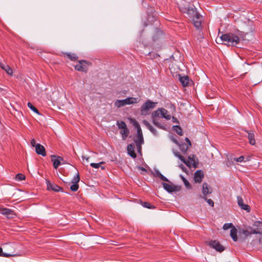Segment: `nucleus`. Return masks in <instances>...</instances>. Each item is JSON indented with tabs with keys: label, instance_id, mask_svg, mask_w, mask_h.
I'll use <instances>...</instances> for the list:
<instances>
[{
	"label": "nucleus",
	"instance_id": "f257e3e1",
	"mask_svg": "<svg viewBox=\"0 0 262 262\" xmlns=\"http://www.w3.org/2000/svg\"><path fill=\"white\" fill-rule=\"evenodd\" d=\"M220 39L225 42V45L231 46L236 45L239 41L238 36L233 33L223 34L220 37Z\"/></svg>",
	"mask_w": 262,
	"mask_h": 262
},
{
	"label": "nucleus",
	"instance_id": "f03ea898",
	"mask_svg": "<svg viewBox=\"0 0 262 262\" xmlns=\"http://www.w3.org/2000/svg\"><path fill=\"white\" fill-rule=\"evenodd\" d=\"M139 101V98L127 97L123 100H117L114 102V105L117 108H119L126 105L137 103Z\"/></svg>",
	"mask_w": 262,
	"mask_h": 262
},
{
	"label": "nucleus",
	"instance_id": "7ed1b4c3",
	"mask_svg": "<svg viewBox=\"0 0 262 262\" xmlns=\"http://www.w3.org/2000/svg\"><path fill=\"white\" fill-rule=\"evenodd\" d=\"M16 245L14 243L5 244L3 245L4 250L3 255L6 257L17 256L15 253Z\"/></svg>",
	"mask_w": 262,
	"mask_h": 262
},
{
	"label": "nucleus",
	"instance_id": "20e7f679",
	"mask_svg": "<svg viewBox=\"0 0 262 262\" xmlns=\"http://www.w3.org/2000/svg\"><path fill=\"white\" fill-rule=\"evenodd\" d=\"M157 102H154L150 100H147L142 104L141 107V114L143 116H146L148 114L149 111L155 107Z\"/></svg>",
	"mask_w": 262,
	"mask_h": 262
},
{
	"label": "nucleus",
	"instance_id": "39448f33",
	"mask_svg": "<svg viewBox=\"0 0 262 262\" xmlns=\"http://www.w3.org/2000/svg\"><path fill=\"white\" fill-rule=\"evenodd\" d=\"M134 126L137 129V136L134 140V142L136 144L137 147H140V145L144 143L142 132L139 124L137 122L135 123Z\"/></svg>",
	"mask_w": 262,
	"mask_h": 262
},
{
	"label": "nucleus",
	"instance_id": "423d86ee",
	"mask_svg": "<svg viewBox=\"0 0 262 262\" xmlns=\"http://www.w3.org/2000/svg\"><path fill=\"white\" fill-rule=\"evenodd\" d=\"M167 113L168 111L166 109L164 108H160L152 112V117L155 118L156 117H160L161 118H165L166 120H170L171 116Z\"/></svg>",
	"mask_w": 262,
	"mask_h": 262
},
{
	"label": "nucleus",
	"instance_id": "0eeeda50",
	"mask_svg": "<svg viewBox=\"0 0 262 262\" xmlns=\"http://www.w3.org/2000/svg\"><path fill=\"white\" fill-rule=\"evenodd\" d=\"M118 128L121 129L120 132L123 140H125L128 136L129 131L124 121H117L116 123Z\"/></svg>",
	"mask_w": 262,
	"mask_h": 262
},
{
	"label": "nucleus",
	"instance_id": "6e6552de",
	"mask_svg": "<svg viewBox=\"0 0 262 262\" xmlns=\"http://www.w3.org/2000/svg\"><path fill=\"white\" fill-rule=\"evenodd\" d=\"M252 228H253L254 234H259L260 236L259 242L262 243V222L260 221L255 222Z\"/></svg>",
	"mask_w": 262,
	"mask_h": 262
},
{
	"label": "nucleus",
	"instance_id": "1a4fd4ad",
	"mask_svg": "<svg viewBox=\"0 0 262 262\" xmlns=\"http://www.w3.org/2000/svg\"><path fill=\"white\" fill-rule=\"evenodd\" d=\"M186 165L189 168L192 167L195 168L198 167L199 161L196 158L195 156L192 154L188 156V160H186Z\"/></svg>",
	"mask_w": 262,
	"mask_h": 262
},
{
	"label": "nucleus",
	"instance_id": "9d476101",
	"mask_svg": "<svg viewBox=\"0 0 262 262\" xmlns=\"http://www.w3.org/2000/svg\"><path fill=\"white\" fill-rule=\"evenodd\" d=\"M194 13V16L192 18V21L194 27L197 29H200L201 27V23L202 20V16L199 14L197 12H195L192 10Z\"/></svg>",
	"mask_w": 262,
	"mask_h": 262
},
{
	"label": "nucleus",
	"instance_id": "9b49d317",
	"mask_svg": "<svg viewBox=\"0 0 262 262\" xmlns=\"http://www.w3.org/2000/svg\"><path fill=\"white\" fill-rule=\"evenodd\" d=\"M0 213L6 215L8 219H13L16 216L13 210L7 208L0 207Z\"/></svg>",
	"mask_w": 262,
	"mask_h": 262
},
{
	"label": "nucleus",
	"instance_id": "f8f14e48",
	"mask_svg": "<svg viewBox=\"0 0 262 262\" xmlns=\"http://www.w3.org/2000/svg\"><path fill=\"white\" fill-rule=\"evenodd\" d=\"M80 180V177L79 173L77 172L76 174L74 176V177L73 178L72 183L73 184L70 187V189L72 191H76L79 188V185L78 184V183L79 182Z\"/></svg>",
	"mask_w": 262,
	"mask_h": 262
},
{
	"label": "nucleus",
	"instance_id": "ddd939ff",
	"mask_svg": "<svg viewBox=\"0 0 262 262\" xmlns=\"http://www.w3.org/2000/svg\"><path fill=\"white\" fill-rule=\"evenodd\" d=\"M208 245L217 251L221 252L224 250L223 246L217 241H211L208 242Z\"/></svg>",
	"mask_w": 262,
	"mask_h": 262
},
{
	"label": "nucleus",
	"instance_id": "4468645a",
	"mask_svg": "<svg viewBox=\"0 0 262 262\" xmlns=\"http://www.w3.org/2000/svg\"><path fill=\"white\" fill-rule=\"evenodd\" d=\"M212 193V189L207 183H204L202 185L203 195L201 196L203 199H206V196Z\"/></svg>",
	"mask_w": 262,
	"mask_h": 262
},
{
	"label": "nucleus",
	"instance_id": "2eb2a0df",
	"mask_svg": "<svg viewBox=\"0 0 262 262\" xmlns=\"http://www.w3.org/2000/svg\"><path fill=\"white\" fill-rule=\"evenodd\" d=\"M163 187L167 192H172L174 191H178L180 188L179 187L175 186L173 184H169L166 183H162Z\"/></svg>",
	"mask_w": 262,
	"mask_h": 262
},
{
	"label": "nucleus",
	"instance_id": "dca6fc26",
	"mask_svg": "<svg viewBox=\"0 0 262 262\" xmlns=\"http://www.w3.org/2000/svg\"><path fill=\"white\" fill-rule=\"evenodd\" d=\"M47 188L48 190H51L55 192H59L62 191V188L59 187L58 185L51 183L49 181L47 180Z\"/></svg>",
	"mask_w": 262,
	"mask_h": 262
},
{
	"label": "nucleus",
	"instance_id": "f3484780",
	"mask_svg": "<svg viewBox=\"0 0 262 262\" xmlns=\"http://www.w3.org/2000/svg\"><path fill=\"white\" fill-rule=\"evenodd\" d=\"M204 177V172L201 170H196L194 174V181L195 183H200Z\"/></svg>",
	"mask_w": 262,
	"mask_h": 262
},
{
	"label": "nucleus",
	"instance_id": "a211bd4d",
	"mask_svg": "<svg viewBox=\"0 0 262 262\" xmlns=\"http://www.w3.org/2000/svg\"><path fill=\"white\" fill-rule=\"evenodd\" d=\"M237 204L238 205L241 207V208L243 210H245L247 211V212L250 211V207L249 205L245 204L244 203L243 199L241 196H237Z\"/></svg>",
	"mask_w": 262,
	"mask_h": 262
},
{
	"label": "nucleus",
	"instance_id": "6ab92c4d",
	"mask_svg": "<svg viewBox=\"0 0 262 262\" xmlns=\"http://www.w3.org/2000/svg\"><path fill=\"white\" fill-rule=\"evenodd\" d=\"M51 160L53 162V167L55 169H57L60 164V160L62 158L59 156L52 155L51 156Z\"/></svg>",
	"mask_w": 262,
	"mask_h": 262
},
{
	"label": "nucleus",
	"instance_id": "aec40b11",
	"mask_svg": "<svg viewBox=\"0 0 262 262\" xmlns=\"http://www.w3.org/2000/svg\"><path fill=\"white\" fill-rule=\"evenodd\" d=\"M82 62H85V64H87L88 66H91V63L87 60H81L78 61V63L75 66V69L78 71H81L82 70H85V68L82 67Z\"/></svg>",
	"mask_w": 262,
	"mask_h": 262
},
{
	"label": "nucleus",
	"instance_id": "412c9836",
	"mask_svg": "<svg viewBox=\"0 0 262 262\" xmlns=\"http://www.w3.org/2000/svg\"><path fill=\"white\" fill-rule=\"evenodd\" d=\"M35 150L36 153L38 155H40L43 157L46 156L45 148L40 144H36Z\"/></svg>",
	"mask_w": 262,
	"mask_h": 262
},
{
	"label": "nucleus",
	"instance_id": "4be33fe9",
	"mask_svg": "<svg viewBox=\"0 0 262 262\" xmlns=\"http://www.w3.org/2000/svg\"><path fill=\"white\" fill-rule=\"evenodd\" d=\"M143 124L155 136H158V133L156 129L146 120H144L142 121Z\"/></svg>",
	"mask_w": 262,
	"mask_h": 262
},
{
	"label": "nucleus",
	"instance_id": "5701e85b",
	"mask_svg": "<svg viewBox=\"0 0 262 262\" xmlns=\"http://www.w3.org/2000/svg\"><path fill=\"white\" fill-rule=\"evenodd\" d=\"M135 146L133 144H129L127 145V150L128 155L132 158H136V154L134 151Z\"/></svg>",
	"mask_w": 262,
	"mask_h": 262
},
{
	"label": "nucleus",
	"instance_id": "b1692460",
	"mask_svg": "<svg viewBox=\"0 0 262 262\" xmlns=\"http://www.w3.org/2000/svg\"><path fill=\"white\" fill-rule=\"evenodd\" d=\"M179 81L182 83L183 86H186L188 85L189 82V78L188 76H181L179 75Z\"/></svg>",
	"mask_w": 262,
	"mask_h": 262
},
{
	"label": "nucleus",
	"instance_id": "393cba45",
	"mask_svg": "<svg viewBox=\"0 0 262 262\" xmlns=\"http://www.w3.org/2000/svg\"><path fill=\"white\" fill-rule=\"evenodd\" d=\"M241 232L244 234L245 236H248L251 234H254L252 227H248L245 229H242L241 230Z\"/></svg>",
	"mask_w": 262,
	"mask_h": 262
},
{
	"label": "nucleus",
	"instance_id": "a878e982",
	"mask_svg": "<svg viewBox=\"0 0 262 262\" xmlns=\"http://www.w3.org/2000/svg\"><path fill=\"white\" fill-rule=\"evenodd\" d=\"M248 138L249 142L250 144L254 145L255 144V140L254 139V134L253 132L248 133Z\"/></svg>",
	"mask_w": 262,
	"mask_h": 262
},
{
	"label": "nucleus",
	"instance_id": "bb28decb",
	"mask_svg": "<svg viewBox=\"0 0 262 262\" xmlns=\"http://www.w3.org/2000/svg\"><path fill=\"white\" fill-rule=\"evenodd\" d=\"M230 236L234 241L237 240V230L234 227H232L230 230Z\"/></svg>",
	"mask_w": 262,
	"mask_h": 262
},
{
	"label": "nucleus",
	"instance_id": "cd10ccee",
	"mask_svg": "<svg viewBox=\"0 0 262 262\" xmlns=\"http://www.w3.org/2000/svg\"><path fill=\"white\" fill-rule=\"evenodd\" d=\"M156 176L159 177L161 180L171 183L165 176H164L158 170H155Z\"/></svg>",
	"mask_w": 262,
	"mask_h": 262
},
{
	"label": "nucleus",
	"instance_id": "c85d7f7f",
	"mask_svg": "<svg viewBox=\"0 0 262 262\" xmlns=\"http://www.w3.org/2000/svg\"><path fill=\"white\" fill-rule=\"evenodd\" d=\"M152 123L155 126L159 128L163 129L165 128L164 125L158 122L155 118H152Z\"/></svg>",
	"mask_w": 262,
	"mask_h": 262
},
{
	"label": "nucleus",
	"instance_id": "c756f323",
	"mask_svg": "<svg viewBox=\"0 0 262 262\" xmlns=\"http://www.w3.org/2000/svg\"><path fill=\"white\" fill-rule=\"evenodd\" d=\"M180 177L181 178V179L183 181V183H184L186 188H187V189H191V185L190 184L189 182L184 178V177L183 176L180 174Z\"/></svg>",
	"mask_w": 262,
	"mask_h": 262
},
{
	"label": "nucleus",
	"instance_id": "7c9ffc66",
	"mask_svg": "<svg viewBox=\"0 0 262 262\" xmlns=\"http://www.w3.org/2000/svg\"><path fill=\"white\" fill-rule=\"evenodd\" d=\"M66 55L72 61H75L78 58L77 55L74 53H66Z\"/></svg>",
	"mask_w": 262,
	"mask_h": 262
},
{
	"label": "nucleus",
	"instance_id": "2f4dec72",
	"mask_svg": "<svg viewBox=\"0 0 262 262\" xmlns=\"http://www.w3.org/2000/svg\"><path fill=\"white\" fill-rule=\"evenodd\" d=\"M27 105L34 112L36 113L37 114H40L38 110L34 106H33L31 102H28L27 103Z\"/></svg>",
	"mask_w": 262,
	"mask_h": 262
},
{
	"label": "nucleus",
	"instance_id": "473e14b6",
	"mask_svg": "<svg viewBox=\"0 0 262 262\" xmlns=\"http://www.w3.org/2000/svg\"><path fill=\"white\" fill-rule=\"evenodd\" d=\"M8 75L12 76L13 75V71L12 69L7 64L5 66V69H3Z\"/></svg>",
	"mask_w": 262,
	"mask_h": 262
},
{
	"label": "nucleus",
	"instance_id": "72a5a7b5",
	"mask_svg": "<svg viewBox=\"0 0 262 262\" xmlns=\"http://www.w3.org/2000/svg\"><path fill=\"white\" fill-rule=\"evenodd\" d=\"M181 150L184 152H186L188 148V145L185 144H182L180 145Z\"/></svg>",
	"mask_w": 262,
	"mask_h": 262
},
{
	"label": "nucleus",
	"instance_id": "f704fd0d",
	"mask_svg": "<svg viewBox=\"0 0 262 262\" xmlns=\"http://www.w3.org/2000/svg\"><path fill=\"white\" fill-rule=\"evenodd\" d=\"M104 162H101L99 163H92L90 165L94 168H98L100 167V164H104Z\"/></svg>",
	"mask_w": 262,
	"mask_h": 262
},
{
	"label": "nucleus",
	"instance_id": "c9c22d12",
	"mask_svg": "<svg viewBox=\"0 0 262 262\" xmlns=\"http://www.w3.org/2000/svg\"><path fill=\"white\" fill-rule=\"evenodd\" d=\"M174 127L176 128V132L179 135H182V128L178 125L174 126Z\"/></svg>",
	"mask_w": 262,
	"mask_h": 262
},
{
	"label": "nucleus",
	"instance_id": "e433bc0d",
	"mask_svg": "<svg viewBox=\"0 0 262 262\" xmlns=\"http://www.w3.org/2000/svg\"><path fill=\"white\" fill-rule=\"evenodd\" d=\"M16 179L18 181H21L25 179V177L21 173H18L16 176Z\"/></svg>",
	"mask_w": 262,
	"mask_h": 262
},
{
	"label": "nucleus",
	"instance_id": "4c0bfd02",
	"mask_svg": "<svg viewBox=\"0 0 262 262\" xmlns=\"http://www.w3.org/2000/svg\"><path fill=\"white\" fill-rule=\"evenodd\" d=\"M233 226V225L232 223H226L223 226V229L224 230H227L230 228H231Z\"/></svg>",
	"mask_w": 262,
	"mask_h": 262
},
{
	"label": "nucleus",
	"instance_id": "58836bf2",
	"mask_svg": "<svg viewBox=\"0 0 262 262\" xmlns=\"http://www.w3.org/2000/svg\"><path fill=\"white\" fill-rule=\"evenodd\" d=\"M206 202L208 203V204L211 207L214 206V202L213 201L210 199H207L206 198V199H204Z\"/></svg>",
	"mask_w": 262,
	"mask_h": 262
},
{
	"label": "nucleus",
	"instance_id": "ea45409f",
	"mask_svg": "<svg viewBox=\"0 0 262 262\" xmlns=\"http://www.w3.org/2000/svg\"><path fill=\"white\" fill-rule=\"evenodd\" d=\"M245 157L243 156H240L237 158H235L234 160L237 162H242L244 161Z\"/></svg>",
	"mask_w": 262,
	"mask_h": 262
},
{
	"label": "nucleus",
	"instance_id": "a19ab883",
	"mask_svg": "<svg viewBox=\"0 0 262 262\" xmlns=\"http://www.w3.org/2000/svg\"><path fill=\"white\" fill-rule=\"evenodd\" d=\"M142 205L143 207H144L145 208H149V209L151 208V206L148 202H143V203L142 204Z\"/></svg>",
	"mask_w": 262,
	"mask_h": 262
},
{
	"label": "nucleus",
	"instance_id": "79ce46f5",
	"mask_svg": "<svg viewBox=\"0 0 262 262\" xmlns=\"http://www.w3.org/2000/svg\"><path fill=\"white\" fill-rule=\"evenodd\" d=\"M89 66H88L87 64H85V62H82V67L85 68V70H82V72H86L88 70V68Z\"/></svg>",
	"mask_w": 262,
	"mask_h": 262
},
{
	"label": "nucleus",
	"instance_id": "37998d69",
	"mask_svg": "<svg viewBox=\"0 0 262 262\" xmlns=\"http://www.w3.org/2000/svg\"><path fill=\"white\" fill-rule=\"evenodd\" d=\"M179 159H180L183 163H184L186 164V160L185 159V158L182 156H179Z\"/></svg>",
	"mask_w": 262,
	"mask_h": 262
},
{
	"label": "nucleus",
	"instance_id": "c03bdc74",
	"mask_svg": "<svg viewBox=\"0 0 262 262\" xmlns=\"http://www.w3.org/2000/svg\"><path fill=\"white\" fill-rule=\"evenodd\" d=\"M7 64L4 62H1L0 61V67L3 70L4 69H5V66H7Z\"/></svg>",
	"mask_w": 262,
	"mask_h": 262
},
{
	"label": "nucleus",
	"instance_id": "a18cd8bd",
	"mask_svg": "<svg viewBox=\"0 0 262 262\" xmlns=\"http://www.w3.org/2000/svg\"><path fill=\"white\" fill-rule=\"evenodd\" d=\"M31 144L32 145V146H35L36 147V143H35V139H33L31 140Z\"/></svg>",
	"mask_w": 262,
	"mask_h": 262
},
{
	"label": "nucleus",
	"instance_id": "49530a36",
	"mask_svg": "<svg viewBox=\"0 0 262 262\" xmlns=\"http://www.w3.org/2000/svg\"><path fill=\"white\" fill-rule=\"evenodd\" d=\"M3 248H0V256L5 257V256L3 255L4 252L3 251Z\"/></svg>",
	"mask_w": 262,
	"mask_h": 262
},
{
	"label": "nucleus",
	"instance_id": "de8ad7c7",
	"mask_svg": "<svg viewBox=\"0 0 262 262\" xmlns=\"http://www.w3.org/2000/svg\"><path fill=\"white\" fill-rule=\"evenodd\" d=\"M185 140L187 142V143H188V145L191 146V142H190V141L189 140V139L188 138H186Z\"/></svg>",
	"mask_w": 262,
	"mask_h": 262
},
{
	"label": "nucleus",
	"instance_id": "09e8293b",
	"mask_svg": "<svg viewBox=\"0 0 262 262\" xmlns=\"http://www.w3.org/2000/svg\"><path fill=\"white\" fill-rule=\"evenodd\" d=\"M174 155L178 158H179V156H181V155L178 152H175Z\"/></svg>",
	"mask_w": 262,
	"mask_h": 262
},
{
	"label": "nucleus",
	"instance_id": "8fccbe9b",
	"mask_svg": "<svg viewBox=\"0 0 262 262\" xmlns=\"http://www.w3.org/2000/svg\"><path fill=\"white\" fill-rule=\"evenodd\" d=\"M139 169H140L141 170H142L143 171H146V169L144 168H143V167H140Z\"/></svg>",
	"mask_w": 262,
	"mask_h": 262
},
{
	"label": "nucleus",
	"instance_id": "3c124183",
	"mask_svg": "<svg viewBox=\"0 0 262 262\" xmlns=\"http://www.w3.org/2000/svg\"><path fill=\"white\" fill-rule=\"evenodd\" d=\"M181 167L182 168L183 170L184 171V169H185V168L184 167V166L183 165H181Z\"/></svg>",
	"mask_w": 262,
	"mask_h": 262
},
{
	"label": "nucleus",
	"instance_id": "603ef678",
	"mask_svg": "<svg viewBox=\"0 0 262 262\" xmlns=\"http://www.w3.org/2000/svg\"><path fill=\"white\" fill-rule=\"evenodd\" d=\"M137 149L139 151H140L141 149V145H140V147H137Z\"/></svg>",
	"mask_w": 262,
	"mask_h": 262
},
{
	"label": "nucleus",
	"instance_id": "864d4df0",
	"mask_svg": "<svg viewBox=\"0 0 262 262\" xmlns=\"http://www.w3.org/2000/svg\"><path fill=\"white\" fill-rule=\"evenodd\" d=\"M89 159V158H87L86 159V160L88 161Z\"/></svg>",
	"mask_w": 262,
	"mask_h": 262
}]
</instances>
